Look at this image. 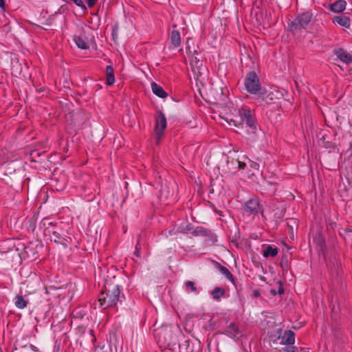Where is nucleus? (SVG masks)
Returning a JSON list of instances; mask_svg holds the SVG:
<instances>
[{
	"mask_svg": "<svg viewBox=\"0 0 352 352\" xmlns=\"http://www.w3.org/2000/svg\"><path fill=\"white\" fill-rule=\"evenodd\" d=\"M120 289L113 280H107L98 295L99 307L103 309L116 307L120 301Z\"/></svg>",
	"mask_w": 352,
	"mask_h": 352,
	"instance_id": "obj_1",
	"label": "nucleus"
},
{
	"mask_svg": "<svg viewBox=\"0 0 352 352\" xmlns=\"http://www.w3.org/2000/svg\"><path fill=\"white\" fill-rule=\"evenodd\" d=\"M244 86L246 91L250 94L263 97L266 94V89L262 87L258 75L254 71L247 74L244 80Z\"/></svg>",
	"mask_w": 352,
	"mask_h": 352,
	"instance_id": "obj_2",
	"label": "nucleus"
},
{
	"mask_svg": "<svg viewBox=\"0 0 352 352\" xmlns=\"http://www.w3.org/2000/svg\"><path fill=\"white\" fill-rule=\"evenodd\" d=\"M158 343L166 348L172 349L179 344L177 336L168 328L161 329L157 333Z\"/></svg>",
	"mask_w": 352,
	"mask_h": 352,
	"instance_id": "obj_3",
	"label": "nucleus"
},
{
	"mask_svg": "<svg viewBox=\"0 0 352 352\" xmlns=\"http://www.w3.org/2000/svg\"><path fill=\"white\" fill-rule=\"evenodd\" d=\"M238 114L241 118V121L245 123L246 126L249 127L253 134L256 135L258 131H261L258 129L255 116L250 109L241 108L238 110Z\"/></svg>",
	"mask_w": 352,
	"mask_h": 352,
	"instance_id": "obj_4",
	"label": "nucleus"
},
{
	"mask_svg": "<svg viewBox=\"0 0 352 352\" xmlns=\"http://www.w3.org/2000/svg\"><path fill=\"white\" fill-rule=\"evenodd\" d=\"M312 19V14L307 12L298 14L296 19L289 23L291 31H297L305 29Z\"/></svg>",
	"mask_w": 352,
	"mask_h": 352,
	"instance_id": "obj_5",
	"label": "nucleus"
},
{
	"mask_svg": "<svg viewBox=\"0 0 352 352\" xmlns=\"http://www.w3.org/2000/svg\"><path fill=\"white\" fill-rule=\"evenodd\" d=\"M244 212L248 215H256L261 211V207L258 199H251L245 203L243 206Z\"/></svg>",
	"mask_w": 352,
	"mask_h": 352,
	"instance_id": "obj_6",
	"label": "nucleus"
},
{
	"mask_svg": "<svg viewBox=\"0 0 352 352\" xmlns=\"http://www.w3.org/2000/svg\"><path fill=\"white\" fill-rule=\"evenodd\" d=\"M167 125L166 119L164 114L162 112H159L158 117L156 118L155 131L157 136V142L160 141L161 135L163 134L164 129Z\"/></svg>",
	"mask_w": 352,
	"mask_h": 352,
	"instance_id": "obj_7",
	"label": "nucleus"
},
{
	"mask_svg": "<svg viewBox=\"0 0 352 352\" xmlns=\"http://www.w3.org/2000/svg\"><path fill=\"white\" fill-rule=\"evenodd\" d=\"M62 225V223H59L58 227L53 229H50L49 227H47L46 229H44V234L51 235L52 240L53 239L55 243H61V239H64V233L63 230L60 229V226Z\"/></svg>",
	"mask_w": 352,
	"mask_h": 352,
	"instance_id": "obj_8",
	"label": "nucleus"
},
{
	"mask_svg": "<svg viewBox=\"0 0 352 352\" xmlns=\"http://www.w3.org/2000/svg\"><path fill=\"white\" fill-rule=\"evenodd\" d=\"M278 339L280 340V344L283 345H292L295 342V333L291 330H287L282 337L278 336Z\"/></svg>",
	"mask_w": 352,
	"mask_h": 352,
	"instance_id": "obj_9",
	"label": "nucleus"
},
{
	"mask_svg": "<svg viewBox=\"0 0 352 352\" xmlns=\"http://www.w3.org/2000/svg\"><path fill=\"white\" fill-rule=\"evenodd\" d=\"M333 22L347 29L351 27V19L345 15L335 16L333 18Z\"/></svg>",
	"mask_w": 352,
	"mask_h": 352,
	"instance_id": "obj_10",
	"label": "nucleus"
},
{
	"mask_svg": "<svg viewBox=\"0 0 352 352\" xmlns=\"http://www.w3.org/2000/svg\"><path fill=\"white\" fill-rule=\"evenodd\" d=\"M335 55L342 62L349 64L352 62V57L346 50L343 49H339L335 51Z\"/></svg>",
	"mask_w": 352,
	"mask_h": 352,
	"instance_id": "obj_11",
	"label": "nucleus"
},
{
	"mask_svg": "<svg viewBox=\"0 0 352 352\" xmlns=\"http://www.w3.org/2000/svg\"><path fill=\"white\" fill-rule=\"evenodd\" d=\"M314 242L316 245L318 250L324 254L326 250V245L322 234L320 233L316 234L314 237Z\"/></svg>",
	"mask_w": 352,
	"mask_h": 352,
	"instance_id": "obj_12",
	"label": "nucleus"
},
{
	"mask_svg": "<svg viewBox=\"0 0 352 352\" xmlns=\"http://www.w3.org/2000/svg\"><path fill=\"white\" fill-rule=\"evenodd\" d=\"M194 54L196 55L193 56L191 58V65L192 67H196L198 69V72L200 73V70L203 67L204 60L199 56H201V54H202L201 52H197V51H195Z\"/></svg>",
	"mask_w": 352,
	"mask_h": 352,
	"instance_id": "obj_13",
	"label": "nucleus"
},
{
	"mask_svg": "<svg viewBox=\"0 0 352 352\" xmlns=\"http://www.w3.org/2000/svg\"><path fill=\"white\" fill-rule=\"evenodd\" d=\"M169 39L174 47H178L181 44V36L177 30H173L169 34Z\"/></svg>",
	"mask_w": 352,
	"mask_h": 352,
	"instance_id": "obj_14",
	"label": "nucleus"
},
{
	"mask_svg": "<svg viewBox=\"0 0 352 352\" xmlns=\"http://www.w3.org/2000/svg\"><path fill=\"white\" fill-rule=\"evenodd\" d=\"M346 3L344 0H339L330 5V10L336 13L344 11L346 8Z\"/></svg>",
	"mask_w": 352,
	"mask_h": 352,
	"instance_id": "obj_15",
	"label": "nucleus"
},
{
	"mask_svg": "<svg viewBox=\"0 0 352 352\" xmlns=\"http://www.w3.org/2000/svg\"><path fill=\"white\" fill-rule=\"evenodd\" d=\"M151 89L153 93L161 98H165L168 96L167 93L164 90V89L155 82L151 83Z\"/></svg>",
	"mask_w": 352,
	"mask_h": 352,
	"instance_id": "obj_16",
	"label": "nucleus"
},
{
	"mask_svg": "<svg viewBox=\"0 0 352 352\" xmlns=\"http://www.w3.org/2000/svg\"><path fill=\"white\" fill-rule=\"evenodd\" d=\"M226 331V333L232 338H235L241 335L239 327L234 322H230L228 325Z\"/></svg>",
	"mask_w": 352,
	"mask_h": 352,
	"instance_id": "obj_17",
	"label": "nucleus"
},
{
	"mask_svg": "<svg viewBox=\"0 0 352 352\" xmlns=\"http://www.w3.org/2000/svg\"><path fill=\"white\" fill-rule=\"evenodd\" d=\"M106 84L108 86L113 85L115 82L114 69L112 66L107 65L106 67Z\"/></svg>",
	"mask_w": 352,
	"mask_h": 352,
	"instance_id": "obj_18",
	"label": "nucleus"
},
{
	"mask_svg": "<svg viewBox=\"0 0 352 352\" xmlns=\"http://www.w3.org/2000/svg\"><path fill=\"white\" fill-rule=\"evenodd\" d=\"M256 100L259 102L260 106L266 107L267 104L272 103L273 100L272 93L268 94L266 93L263 97L256 96Z\"/></svg>",
	"mask_w": 352,
	"mask_h": 352,
	"instance_id": "obj_19",
	"label": "nucleus"
},
{
	"mask_svg": "<svg viewBox=\"0 0 352 352\" xmlns=\"http://www.w3.org/2000/svg\"><path fill=\"white\" fill-rule=\"evenodd\" d=\"M192 234L195 236H210V235H212V232L210 230L205 228L202 226H197L195 229L192 230Z\"/></svg>",
	"mask_w": 352,
	"mask_h": 352,
	"instance_id": "obj_20",
	"label": "nucleus"
},
{
	"mask_svg": "<svg viewBox=\"0 0 352 352\" xmlns=\"http://www.w3.org/2000/svg\"><path fill=\"white\" fill-rule=\"evenodd\" d=\"M211 296L215 300H219L221 298L226 296V290L221 287H216L211 291Z\"/></svg>",
	"mask_w": 352,
	"mask_h": 352,
	"instance_id": "obj_21",
	"label": "nucleus"
},
{
	"mask_svg": "<svg viewBox=\"0 0 352 352\" xmlns=\"http://www.w3.org/2000/svg\"><path fill=\"white\" fill-rule=\"evenodd\" d=\"M278 248L272 245H267L263 250V255L264 257H274L278 254Z\"/></svg>",
	"mask_w": 352,
	"mask_h": 352,
	"instance_id": "obj_22",
	"label": "nucleus"
},
{
	"mask_svg": "<svg viewBox=\"0 0 352 352\" xmlns=\"http://www.w3.org/2000/svg\"><path fill=\"white\" fill-rule=\"evenodd\" d=\"M218 264V270L219 271L223 274L229 280H230L232 283H234V276L232 274V273L229 271V270L223 266V265H221L219 263H217Z\"/></svg>",
	"mask_w": 352,
	"mask_h": 352,
	"instance_id": "obj_23",
	"label": "nucleus"
},
{
	"mask_svg": "<svg viewBox=\"0 0 352 352\" xmlns=\"http://www.w3.org/2000/svg\"><path fill=\"white\" fill-rule=\"evenodd\" d=\"M180 352H194V346L190 341L186 340L182 344H178Z\"/></svg>",
	"mask_w": 352,
	"mask_h": 352,
	"instance_id": "obj_24",
	"label": "nucleus"
},
{
	"mask_svg": "<svg viewBox=\"0 0 352 352\" xmlns=\"http://www.w3.org/2000/svg\"><path fill=\"white\" fill-rule=\"evenodd\" d=\"M74 41L75 42L76 45L80 49L86 50L89 47L87 43L85 41L84 38L81 36H74Z\"/></svg>",
	"mask_w": 352,
	"mask_h": 352,
	"instance_id": "obj_25",
	"label": "nucleus"
},
{
	"mask_svg": "<svg viewBox=\"0 0 352 352\" xmlns=\"http://www.w3.org/2000/svg\"><path fill=\"white\" fill-rule=\"evenodd\" d=\"M14 304L17 308L22 309L27 307L28 301L25 300L22 296L17 295L15 297Z\"/></svg>",
	"mask_w": 352,
	"mask_h": 352,
	"instance_id": "obj_26",
	"label": "nucleus"
},
{
	"mask_svg": "<svg viewBox=\"0 0 352 352\" xmlns=\"http://www.w3.org/2000/svg\"><path fill=\"white\" fill-rule=\"evenodd\" d=\"M86 311L82 307H77L73 310L72 315L74 318H83L85 316Z\"/></svg>",
	"mask_w": 352,
	"mask_h": 352,
	"instance_id": "obj_27",
	"label": "nucleus"
},
{
	"mask_svg": "<svg viewBox=\"0 0 352 352\" xmlns=\"http://www.w3.org/2000/svg\"><path fill=\"white\" fill-rule=\"evenodd\" d=\"M41 224L43 225V227H45V229H46L47 227H49L50 229H53V228H56L58 227V226H59L56 222L50 221L49 219H47V218L43 219L42 220Z\"/></svg>",
	"mask_w": 352,
	"mask_h": 352,
	"instance_id": "obj_28",
	"label": "nucleus"
},
{
	"mask_svg": "<svg viewBox=\"0 0 352 352\" xmlns=\"http://www.w3.org/2000/svg\"><path fill=\"white\" fill-rule=\"evenodd\" d=\"M192 227L190 224H188L185 228H182L180 230H177L176 232L174 231V230H170L169 234H175L177 232H182V233H187L188 232L192 231Z\"/></svg>",
	"mask_w": 352,
	"mask_h": 352,
	"instance_id": "obj_29",
	"label": "nucleus"
},
{
	"mask_svg": "<svg viewBox=\"0 0 352 352\" xmlns=\"http://www.w3.org/2000/svg\"><path fill=\"white\" fill-rule=\"evenodd\" d=\"M185 287L186 289H190L192 292H196L197 291V288L195 285V283L190 280L185 283Z\"/></svg>",
	"mask_w": 352,
	"mask_h": 352,
	"instance_id": "obj_30",
	"label": "nucleus"
},
{
	"mask_svg": "<svg viewBox=\"0 0 352 352\" xmlns=\"http://www.w3.org/2000/svg\"><path fill=\"white\" fill-rule=\"evenodd\" d=\"M283 352H298V349L296 346L292 345H285L282 348Z\"/></svg>",
	"mask_w": 352,
	"mask_h": 352,
	"instance_id": "obj_31",
	"label": "nucleus"
},
{
	"mask_svg": "<svg viewBox=\"0 0 352 352\" xmlns=\"http://www.w3.org/2000/svg\"><path fill=\"white\" fill-rule=\"evenodd\" d=\"M77 6L80 7L82 10H86L87 7L82 0H72Z\"/></svg>",
	"mask_w": 352,
	"mask_h": 352,
	"instance_id": "obj_32",
	"label": "nucleus"
},
{
	"mask_svg": "<svg viewBox=\"0 0 352 352\" xmlns=\"http://www.w3.org/2000/svg\"><path fill=\"white\" fill-rule=\"evenodd\" d=\"M134 254L140 258L141 256V252H140V242L138 241L137 242V244L135 245V252H134Z\"/></svg>",
	"mask_w": 352,
	"mask_h": 352,
	"instance_id": "obj_33",
	"label": "nucleus"
},
{
	"mask_svg": "<svg viewBox=\"0 0 352 352\" xmlns=\"http://www.w3.org/2000/svg\"><path fill=\"white\" fill-rule=\"evenodd\" d=\"M98 0H87V5L89 8H92L96 5Z\"/></svg>",
	"mask_w": 352,
	"mask_h": 352,
	"instance_id": "obj_34",
	"label": "nucleus"
},
{
	"mask_svg": "<svg viewBox=\"0 0 352 352\" xmlns=\"http://www.w3.org/2000/svg\"><path fill=\"white\" fill-rule=\"evenodd\" d=\"M237 164H238V168L240 169V170H243L245 168V166H246L245 163L239 161V160H237Z\"/></svg>",
	"mask_w": 352,
	"mask_h": 352,
	"instance_id": "obj_35",
	"label": "nucleus"
},
{
	"mask_svg": "<svg viewBox=\"0 0 352 352\" xmlns=\"http://www.w3.org/2000/svg\"><path fill=\"white\" fill-rule=\"evenodd\" d=\"M250 166L255 170H258L259 168V164L256 162H252L250 164Z\"/></svg>",
	"mask_w": 352,
	"mask_h": 352,
	"instance_id": "obj_36",
	"label": "nucleus"
},
{
	"mask_svg": "<svg viewBox=\"0 0 352 352\" xmlns=\"http://www.w3.org/2000/svg\"><path fill=\"white\" fill-rule=\"evenodd\" d=\"M284 293V289L283 287V286L281 285H280L279 287H278V294L281 295Z\"/></svg>",
	"mask_w": 352,
	"mask_h": 352,
	"instance_id": "obj_37",
	"label": "nucleus"
},
{
	"mask_svg": "<svg viewBox=\"0 0 352 352\" xmlns=\"http://www.w3.org/2000/svg\"><path fill=\"white\" fill-rule=\"evenodd\" d=\"M0 8L3 10L5 9V1L4 0H0Z\"/></svg>",
	"mask_w": 352,
	"mask_h": 352,
	"instance_id": "obj_38",
	"label": "nucleus"
},
{
	"mask_svg": "<svg viewBox=\"0 0 352 352\" xmlns=\"http://www.w3.org/2000/svg\"><path fill=\"white\" fill-rule=\"evenodd\" d=\"M254 296L256 297V298L260 296V292H259L258 290H254Z\"/></svg>",
	"mask_w": 352,
	"mask_h": 352,
	"instance_id": "obj_39",
	"label": "nucleus"
},
{
	"mask_svg": "<svg viewBox=\"0 0 352 352\" xmlns=\"http://www.w3.org/2000/svg\"><path fill=\"white\" fill-rule=\"evenodd\" d=\"M271 294H273L274 296H276L277 294V292L275 289H272Z\"/></svg>",
	"mask_w": 352,
	"mask_h": 352,
	"instance_id": "obj_40",
	"label": "nucleus"
},
{
	"mask_svg": "<svg viewBox=\"0 0 352 352\" xmlns=\"http://www.w3.org/2000/svg\"><path fill=\"white\" fill-rule=\"evenodd\" d=\"M349 151H350V153H351V155H352V143L351 144V146H350V148H349Z\"/></svg>",
	"mask_w": 352,
	"mask_h": 352,
	"instance_id": "obj_41",
	"label": "nucleus"
},
{
	"mask_svg": "<svg viewBox=\"0 0 352 352\" xmlns=\"http://www.w3.org/2000/svg\"><path fill=\"white\" fill-rule=\"evenodd\" d=\"M0 352H2V350L0 349Z\"/></svg>",
	"mask_w": 352,
	"mask_h": 352,
	"instance_id": "obj_42",
	"label": "nucleus"
}]
</instances>
